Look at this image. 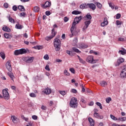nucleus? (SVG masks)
Instances as JSON below:
<instances>
[{"label": "nucleus", "mask_w": 126, "mask_h": 126, "mask_svg": "<svg viewBox=\"0 0 126 126\" xmlns=\"http://www.w3.org/2000/svg\"><path fill=\"white\" fill-rule=\"evenodd\" d=\"M82 19V16H80L78 17H75L74 19V21L77 22V23H79L80 22V21Z\"/></svg>", "instance_id": "19"}, {"label": "nucleus", "mask_w": 126, "mask_h": 126, "mask_svg": "<svg viewBox=\"0 0 126 126\" xmlns=\"http://www.w3.org/2000/svg\"><path fill=\"white\" fill-rule=\"evenodd\" d=\"M125 62V59H124L123 58H119L118 60V63H119V64L122 63H124Z\"/></svg>", "instance_id": "36"}, {"label": "nucleus", "mask_w": 126, "mask_h": 126, "mask_svg": "<svg viewBox=\"0 0 126 126\" xmlns=\"http://www.w3.org/2000/svg\"><path fill=\"white\" fill-rule=\"evenodd\" d=\"M15 28L16 29H22V28H23V26H22V25L18 24H16L15 25Z\"/></svg>", "instance_id": "33"}, {"label": "nucleus", "mask_w": 126, "mask_h": 126, "mask_svg": "<svg viewBox=\"0 0 126 126\" xmlns=\"http://www.w3.org/2000/svg\"><path fill=\"white\" fill-rule=\"evenodd\" d=\"M119 54H120L121 55H126V50L125 49V48H123L122 50H119Z\"/></svg>", "instance_id": "20"}, {"label": "nucleus", "mask_w": 126, "mask_h": 126, "mask_svg": "<svg viewBox=\"0 0 126 126\" xmlns=\"http://www.w3.org/2000/svg\"><path fill=\"white\" fill-rule=\"evenodd\" d=\"M24 60L27 63H33V61H34V57H25Z\"/></svg>", "instance_id": "7"}, {"label": "nucleus", "mask_w": 126, "mask_h": 126, "mask_svg": "<svg viewBox=\"0 0 126 126\" xmlns=\"http://www.w3.org/2000/svg\"><path fill=\"white\" fill-rule=\"evenodd\" d=\"M3 6L4 7H5V8H8V3H7V2L4 3L3 4Z\"/></svg>", "instance_id": "53"}, {"label": "nucleus", "mask_w": 126, "mask_h": 126, "mask_svg": "<svg viewBox=\"0 0 126 126\" xmlns=\"http://www.w3.org/2000/svg\"><path fill=\"white\" fill-rule=\"evenodd\" d=\"M59 93H60L61 95H63V96H64V95L66 94V92L64 91H60Z\"/></svg>", "instance_id": "38"}, {"label": "nucleus", "mask_w": 126, "mask_h": 126, "mask_svg": "<svg viewBox=\"0 0 126 126\" xmlns=\"http://www.w3.org/2000/svg\"><path fill=\"white\" fill-rule=\"evenodd\" d=\"M45 69L46 70H48V71H50V70H51V69H50V67H49V65L47 64L45 66Z\"/></svg>", "instance_id": "52"}, {"label": "nucleus", "mask_w": 126, "mask_h": 126, "mask_svg": "<svg viewBox=\"0 0 126 126\" xmlns=\"http://www.w3.org/2000/svg\"><path fill=\"white\" fill-rule=\"evenodd\" d=\"M5 65L6 68H7L8 71H12V67H11V61H8L6 63Z\"/></svg>", "instance_id": "6"}, {"label": "nucleus", "mask_w": 126, "mask_h": 126, "mask_svg": "<svg viewBox=\"0 0 126 126\" xmlns=\"http://www.w3.org/2000/svg\"><path fill=\"white\" fill-rule=\"evenodd\" d=\"M77 47L79 48V49H86L87 48H88V45L85 43H79L78 44Z\"/></svg>", "instance_id": "8"}, {"label": "nucleus", "mask_w": 126, "mask_h": 126, "mask_svg": "<svg viewBox=\"0 0 126 126\" xmlns=\"http://www.w3.org/2000/svg\"><path fill=\"white\" fill-rule=\"evenodd\" d=\"M8 20L11 23L15 24V20L10 17V16L8 17Z\"/></svg>", "instance_id": "25"}, {"label": "nucleus", "mask_w": 126, "mask_h": 126, "mask_svg": "<svg viewBox=\"0 0 126 126\" xmlns=\"http://www.w3.org/2000/svg\"><path fill=\"white\" fill-rule=\"evenodd\" d=\"M84 24L85 26L83 28V30H85V29H87V28H88V26H89V25H90L91 24V21H86L84 22Z\"/></svg>", "instance_id": "9"}, {"label": "nucleus", "mask_w": 126, "mask_h": 126, "mask_svg": "<svg viewBox=\"0 0 126 126\" xmlns=\"http://www.w3.org/2000/svg\"><path fill=\"white\" fill-rule=\"evenodd\" d=\"M64 22H67L68 21V18L66 17L64 18Z\"/></svg>", "instance_id": "62"}, {"label": "nucleus", "mask_w": 126, "mask_h": 126, "mask_svg": "<svg viewBox=\"0 0 126 126\" xmlns=\"http://www.w3.org/2000/svg\"><path fill=\"white\" fill-rule=\"evenodd\" d=\"M70 71H71V72H72V73H74V72H75V70H74V69L73 68H70L69 69Z\"/></svg>", "instance_id": "59"}, {"label": "nucleus", "mask_w": 126, "mask_h": 126, "mask_svg": "<svg viewBox=\"0 0 126 126\" xmlns=\"http://www.w3.org/2000/svg\"><path fill=\"white\" fill-rule=\"evenodd\" d=\"M35 49H37V50H42L43 49V47L42 46H37L35 47Z\"/></svg>", "instance_id": "47"}, {"label": "nucleus", "mask_w": 126, "mask_h": 126, "mask_svg": "<svg viewBox=\"0 0 126 126\" xmlns=\"http://www.w3.org/2000/svg\"><path fill=\"white\" fill-rule=\"evenodd\" d=\"M18 8L19 10H20V11H25V8H24V6L23 5H19L18 6Z\"/></svg>", "instance_id": "21"}, {"label": "nucleus", "mask_w": 126, "mask_h": 126, "mask_svg": "<svg viewBox=\"0 0 126 126\" xmlns=\"http://www.w3.org/2000/svg\"><path fill=\"white\" fill-rule=\"evenodd\" d=\"M69 105L71 108L76 109L77 108V99L72 97L70 101Z\"/></svg>", "instance_id": "2"}, {"label": "nucleus", "mask_w": 126, "mask_h": 126, "mask_svg": "<svg viewBox=\"0 0 126 126\" xmlns=\"http://www.w3.org/2000/svg\"><path fill=\"white\" fill-rule=\"evenodd\" d=\"M30 96L32 97V98H35L36 97V94L34 93H32L30 94Z\"/></svg>", "instance_id": "46"}, {"label": "nucleus", "mask_w": 126, "mask_h": 126, "mask_svg": "<svg viewBox=\"0 0 126 126\" xmlns=\"http://www.w3.org/2000/svg\"><path fill=\"white\" fill-rule=\"evenodd\" d=\"M3 31H5L6 32H9L10 31V29H9L8 27H4L2 28Z\"/></svg>", "instance_id": "26"}, {"label": "nucleus", "mask_w": 126, "mask_h": 126, "mask_svg": "<svg viewBox=\"0 0 126 126\" xmlns=\"http://www.w3.org/2000/svg\"><path fill=\"white\" fill-rule=\"evenodd\" d=\"M27 50L24 48H22L20 50H15L14 52L15 56H19V55H23V54H26Z\"/></svg>", "instance_id": "3"}, {"label": "nucleus", "mask_w": 126, "mask_h": 126, "mask_svg": "<svg viewBox=\"0 0 126 126\" xmlns=\"http://www.w3.org/2000/svg\"><path fill=\"white\" fill-rule=\"evenodd\" d=\"M111 101H112V98L111 97H108L106 99V102L108 104H109V103H110V102H111Z\"/></svg>", "instance_id": "44"}, {"label": "nucleus", "mask_w": 126, "mask_h": 126, "mask_svg": "<svg viewBox=\"0 0 126 126\" xmlns=\"http://www.w3.org/2000/svg\"><path fill=\"white\" fill-rule=\"evenodd\" d=\"M43 58L46 60V61H48V60H49V59H50V57H49V55L46 54Z\"/></svg>", "instance_id": "43"}, {"label": "nucleus", "mask_w": 126, "mask_h": 126, "mask_svg": "<svg viewBox=\"0 0 126 126\" xmlns=\"http://www.w3.org/2000/svg\"><path fill=\"white\" fill-rule=\"evenodd\" d=\"M110 117L113 121H118V118H116V117L114 116L113 115H110Z\"/></svg>", "instance_id": "39"}, {"label": "nucleus", "mask_w": 126, "mask_h": 126, "mask_svg": "<svg viewBox=\"0 0 126 126\" xmlns=\"http://www.w3.org/2000/svg\"><path fill=\"white\" fill-rule=\"evenodd\" d=\"M64 74H65V75H66L67 76H69V73H68V72H67L66 70H64Z\"/></svg>", "instance_id": "49"}, {"label": "nucleus", "mask_w": 126, "mask_h": 126, "mask_svg": "<svg viewBox=\"0 0 126 126\" xmlns=\"http://www.w3.org/2000/svg\"><path fill=\"white\" fill-rule=\"evenodd\" d=\"M86 61V62H87V63H96V61H95V60H94V59L93 56H89L87 58Z\"/></svg>", "instance_id": "4"}, {"label": "nucleus", "mask_w": 126, "mask_h": 126, "mask_svg": "<svg viewBox=\"0 0 126 126\" xmlns=\"http://www.w3.org/2000/svg\"><path fill=\"white\" fill-rule=\"evenodd\" d=\"M94 118H96V119H99V113L94 112Z\"/></svg>", "instance_id": "40"}, {"label": "nucleus", "mask_w": 126, "mask_h": 126, "mask_svg": "<svg viewBox=\"0 0 126 126\" xmlns=\"http://www.w3.org/2000/svg\"><path fill=\"white\" fill-rule=\"evenodd\" d=\"M121 14H120V13L117 14L116 15V19H120V18H121Z\"/></svg>", "instance_id": "56"}, {"label": "nucleus", "mask_w": 126, "mask_h": 126, "mask_svg": "<svg viewBox=\"0 0 126 126\" xmlns=\"http://www.w3.org/2000/svg\"><path fill=\"white\" fill-rule=\"evenodd\" d=\"M87 7L92 9V10H95L96 9V5L94 4V3H88Z\"/></svg>", "instance_id": "10"}, {"label": "nucleus", "mask_w": 126, "mask_h": 126, "mask_svg": "<svg viewBox=\"0 0 126 126\" xmlns=\"http://www.w3.org/2000/svg\"><path fill=\"white\" fill-rule=\"evenodd\" d=\"M96 105H97V106H98V107H99L100 109H101V110H102V109H103V107L102 106V104H101V103L99 102H97L96 103Z\"/></svg>", "instance_id": "37"}, {"label": "nucleus", "mask_w": 126, "mask_h": 126, "mask_svg": "<svg viewBox=\"0 0 126 126\" xmlns=\"http://www.w3.org/2000/svg\"><path fill=\"white\" fill-rule=\"evenodd\" d=\"M73 43H74V44H76V43H77L78 42L77 37L74 38L73 40Z\"/></svg>", "instance_id": "55"}, {"label": "nucleus", "mask_w": 126, "mask_h": 126, "mask_svg": "<svg viewBox=\"0 0 126 126\" xmlns=\"http://www.w3.org/2000/svg\"><path fill=\"white\" fill-rule=\"evenodd\" d=\"M108 4H109L110 7H111L112 8V9H114L115 8V7L114 6V5H113L112 4L111 2L108 3Z\"/></svg>", "instance_id": "51"}, {"label": "nucleus", "mask_w": 126, "mask_h": 126, "mask_svg": "<svg viewBox=\"0 0 126 126\" xmlns=\"http://www.w3.org/2000/svg\"><path fill=\"white\" fill-rule=\"evenodd\" d=\"M72 93H74V94H76V93H77V91L75 89H72L71 90Z\"/></svg>", "instance_id": "50"}, {"label": "nucleus", "mask_w": 126, "mask_h": 126, "mask_svg": "<svg viewBox=\"0 0 126 126\" xmlns=\"http://www.w3.org/2000/svg\"><path fill=\"white\" fill-rule=\"evenodd\" d=\"M4 36L6 39H11L12 38V36L8 33H4Z\"/></svg>", "instance_id": "24"}, {"label": "nucleus", "mask_w": 126, "mask_h": 126, "mask_svg": "<svg viewBox=\"0 0 126 126\" xmlns=\"http://www.w3.org/2000/svg\"><path fill=\"white\" fill-rule=\"evenodd\" d=\"M85 18H87L90 21L92 19V16L90 14H88L85 16Z\"/></svg>", "instance_id": "34"}, {"label": "nucleus", "mask_w": 126, "mask_h": 126, "mask_svg": "<svg viewBox=\"0 0 126 126\" xmlns=\"http://www.w3.org/2000/svg\"><path fill=\"white\" fill-rule=\"evenodd\" d=\"M72 50L73 52H75V53H77L78 54H80V53H81V51H79L78 49H77L75 47H72Z\"/></svg>", "instance_id": "31"}, {"label": "nucleus", "mask_w": 126, "mask_h": 126, "mask_svg": "<svg viewBox=\"0 0 126 126\" xmlns=\"http://www.w3.org/2000/svg\"><path fill=\"white\" fill-rule=\"evenodd\" d=\"M12 9L14 11H17V9H18V7L16 6V5H14L12 7Z\"/></svg>", "instance_id": "45"}, {"label": "nucleus", "mask_w": 126, "mask_h": 126, "mask_svg": "<svg viewBox=\"0 0 126 126\" xmlns=\"http://www.w3.org/2000/svg\"><path fill=\"white\" fill-rule=\"evenodd\" d=\"M25 12H22L20 13V16L22 17H25Z\"/></svg>", "instance_id": "60"}, {"label": "nucleus", "mask_w": 126, "mask_h": 126, "mask_svg": "<svg viewBox=\"0 0 126 126\" xmlns=\"http://www.w3.org/2000/svg\"><path fill=\"white\" fill-rule=\"evenodd\" d=\"M7 74L9 77H10L11 80H13L14 79V75H13V73L11 71H9L7 72Z\"/></svg>", "instance_id": "18"}, {"label": "nucleus", "mask_w": 126, "mask_h": 126, "mask_svg": "<svg viewBox=\"0 0 126 126\" xmlns=\"http://www.w3.org/2000/svg\"><path fill=\"white\" fill-rule=\"evenodd\" d=\"M0 57H1L2 60H4L5 59V54L3 52H1L0 53Z\"/></svg>", "instance_id": "35"}, {"label": "nucleus", "mask_w": 126, "mask_h": 126, "mask_svg": "<svg viewBox=\"0 0 126 126\" xmlns=\"http://www.w3.org/2000/svg\"><path fill=\"white\" fill-rule=\"evenodd\" d=\"M54 37H55V34H54L53 35L49 36H46L45 37V40H46V41H50V40H51V39H53Z\"/></svg>", "instance_id": "28"}, {"label": "nucleus", "mask_w": 126, "mask_h": 126, "mask_svg": "<svg viewBox=\"0 0 126 126\" xmlns=\"http://www.w3.org/2000/svg\"><path fill=\"white\" fill-rule=\"evenodd\" d=\"M120 76L121 78H126V71H121V73L120 74Z\"/></svg>", "instance_id": "17"}, {"label": "nucleus", "mask_w": 126, "mask_h": 126, "mask_svg": "<svg viewBox=\"0 0 126 126\" xmlns=\"http://www.w3.org/2000/svg\"><path fill=\"white\" fill-rule=\"evenodd\" d=\"M56 34H57V32H55V29H53L52 30V35H51V36H54V35H55V36H56Z\"/></svg>", "instance_id": "42"}, {"label": "nucleus", "mask_w": 126, "mask_h": 126, "mask_svg": "<svg viewBox=\"0 0 126 126\" xmlns=\"http://www.w3.org/2000/svg\"><path fill=\"white\" fill-rule=\"evenodd\" d=\"M95 4H96L97 7H98V8H99L100 9H101L102 8V4H101L100 2H96L94 3Z\"/></svg>", "instance_id": "30"}, {"label": "nucleus", "mask_w": 126, "mask_h": 126, "mask_svg": "<svg viewBox=\"0 0 126 126\" xmlns=\"http://www.w3.org/2000/svg\"><path fill=\"white\" fill-rule=\"evenodd\" d=\"M124 71H126V65H124L123 70Z\"/></svg>", "instance_id": "64"}, {"label": "nucleus", "mask_w": 126, "mask_h": 126, "mask_svg": "<svg viewBox=\"0 0 126 126\" xmlns=\"http://www.w3.org/2000/svg\"><path fill=\"white\" fill-rule=\"evenodd\" d=\"M22 119L23 120H25V121L26 122H28L29 119L28 118H26L25 117H24V116H22Z\"/></svg>", "instance_id": "48"}, {"label": "nucleus", "mask_w": 126, "mask_h": 126, "mask_svg": "<svg viewBox=\"0 0 126 126\" xmlns=\"http://www.w3.org/2000/svg\"><path fill=\"white\" fill-rule=\"evenodd\" d=\"M118 121H120V122H126V117H120L118 118Z\"/></svg>", "instance_id": "23"}, {"label": "nucleus", "mask_w": 126, "mask_h": 126, "mask_svg": "<svg viewBox=\"0 0 126 126\" xmlns=\"http://www.w3.org/2000/svg\"><path fill=\"white\" fill-rule=\"evenodd\" d=\"M33 11L34 12H39V11H40V8L37 6H34L33 8Z\"/></svg>", "instance_id": "27"}, {"label": "nucleus", "mask_w": 126, "mask_h": 126, "mask_svg": "<svg viewBox=\"0 0 126 126\" xmlns=\"http://www.w3.org/2000/svg\"><path fill=\"white\" fill-rule=\"evenodd\" d=\"M41 6H43L44 8H47V7H50L51 6V2L49 1L45 2L44 4H42Z\"/></svg>", "instance_id": "13"}, {"label": "nucleus", "mask_w": 126, "mask_h": 126, "mask_svg": "<svg viewBox=\"0 0 126 126\" xmlns=\"http://www.w3.org/2000/svg\"><path fill=\"white\" fill-rule=\"evenodd\" d=\"M88 121L90 124V126H94V125H95V121H94V120H93V119L91 118H89Z\"/></svg>", "instance_id": "16"}, {"label": "nucleus", "mask_w": 126, "mask_h": 126, "mask_svg": "<svg viewBox=\"0 0 126 126\" xmlns=\"http://www.w3.org/2000/svg\"><path fill=\"white\" fill-rule=\"evenodd\" d=\"M80 63H83V64H86V62L85 61H84V60H83V59H80V60H79Z\"/></svg>", "instance_id": "41"}, {"label": "nucleus", "mask_w": 126, "mask_h": 126, "mask_svg": "<svg viewBox=\"0 0 126 126\" xmlns=\"http://www.w3.org/2000/svg\"><path fill=\"white\" fill-rule=\"evenodd\" d=\"M46 15H47V16H49V15H51V12L50 11H46L45 12Z\"/></svg>", "instance_id": "58"}, {"label": "nucleus", "mask_w": 126, "mask_h": 126, "mask_svg": "<svg viewBox=\"0 0 126 126\" xmlns=\"http://www.w3.org/2000/svg\"><path fill=\"white\" fill-rule=\"evenodd\" d=\"M80 8L83 9H84V8H88V7L87 6V4L84 3V4H81L80 5Z\"/></svg>", "instance_id": "22"}, {"label": "nucleus", "mask_w": 126, "mask_h": 126, "mask_svg": "<svg viewBox=\"0 0 126 126\" xmlns=\"http://www.w3.org/2000/svg\"><path fill=\"white\" fill-rule=\"evenodd\" d=\"M11 118L14 124H17L19 122V119L14 115L12 116Z\"/></svg>", "instance_id": "11"}, {"label": "nucleus", "mask_w": 126, "mask_h": 126, "mask_svg": "<svg viewBox=\"0 0 126 126\" xmlns=\"http://www.w3.org/2000/svg\"><path fill=\"white\" fill-rule=\"evenodd\" d=\"M107 25H108V20H107V18H104V21L101 23V26L102 27H105Z\"/></svg>", "instance_id": "14"}, {"label": "nucleus", "mask_w": 126, "mask_h": 126, "mask_svg": "<svg viewBox=\"0 0 126 126\" xmlns=\"http://www.w3.org/2000/svg\"><path fill=\"white\" fill-rule=\"evenodd\" d=\"M108 83H107L105 81H102L100 82V85L102 87H105V86H107Z\"/></svg>", "instance_id": "29"}, {"label": "nucleus", "mask_w": 126, "mask_h": 126, "mask_svg": "<svg viewBox=\"0 0 126 126\" xmlns=\"http://www.w3.org/2000/svg\"><path fill=\"white\" fill-rule=\"evenodd\" d=\"M62 45V42L59 38H56L54 43V46L55 47V50L56 52L61 50V45Z\"/></svg>", "instance_id": "1"}, {"label": "nucleus", "mask_w": 126, "mask_h": 126, "mask_svg": "<svg viewBox=\"0 0 126 126\" xmlns=\"http://www.w3.org/2000/svg\"><path fill=\"white\" fill-rule=\"evenodd\" d=\"M80 13H81V12L77 10H74L72 12V14H74L75 15L80 14Z\"/></svg>", "instance_id": "32"}, {"label": "nucleus", "mask_w": 126, "mask_h": 126, "mask_svg": "<svg viewBox=\"0 0 126 126\" xmlns=\"http://www.w3.org/2000/svg\"><path fill=\"white\" fill-rule=\"evenodd\" d=\"M52 92V90L51 89L46 88L43 91V93L46 95H49V94H51Z\"/></svg>", "instance_id": "15"}, {"label": "nucleus", "mask_w": 126, "mask_h": 126, "mask_svg": "<svg viewBox=\"0 0 126 126\" xmlns=\"http://www.w3.org/2000/svg\"><path fill=\"white\" fill-rule=\"evenodd\" d=\"M93 105H94V102L93 101H91L89 104V106H93Z\"/></svg>", "instance_id": "63"}, {"label": "nucleus", "mask_w": 126, "mask_h": 126, "mask_svg": "<svg viewBox=\"0 0 126 126\" xmlns=\"http://www.w3.org/2000/svg\"><path fill=\"white\" fill-rule=\"evenodd\" d=\"M116 24L117 25H122V22L119 20H117L116 21Z\"/></svg>", "instance_id": "57"}, {"label": "nucleus", "mask_w": 126, "mask_h": 126, "mask_svg": "<svg viewBox=\"0 0 126 126\" xmlns=\"http://www.w3.org/2000/svg\"><path fill=\"white\" fill-rule=\"evenodd\" d=\"M77 24H78V23H77V22H76L75 20H74V21L72 23V27L70 29V31L71 32L72 35H73V30H74V29L75 28V25H76Z\"/></svg>", "instance_id": "12"}, {"label": "nucleus", "mask_w": 126, "mask_h": 126, "mask_svg": "<svg viewBox=\"0 0 126 126\" xmlns=\"http://www.w3.org/2000/svg\"><path fill=\"white\" fill-rule=\"evenodd\" d=\"M32 119L33 120H37V119H38V117L36 115H33L32 116Z\"/></svg>", "instance_id": "61"}, {"label": "nucleus", "mask_w": 126, "mask_h": 126, "mask_svg": "<svg viewBox=\"0 0 126 126\" xmlns=\"http://www.w3.org/2000/svg\"><path fill=\"white\" fill-rule=\"evenodd\" d=\"M3 96L5 100H8L9 99V94L6 89H3L2 90Z\"/></svg>", "instance_id": "5"}, {"label": "nucleus", "mask_w": 126, "mask_h": 126, "mask_svg": "<svg viewBox=\"0 0 126 126\" xmlns=\"http://www.w3.org/2000/svg\"><path fill=\"white\" fill-rule=\"evenodd\" d=\"M41 110H43L44 111H46V110H47V106L42 105L41 106Z\"/></svg>", "instance_id": "54"}]
</instances>
